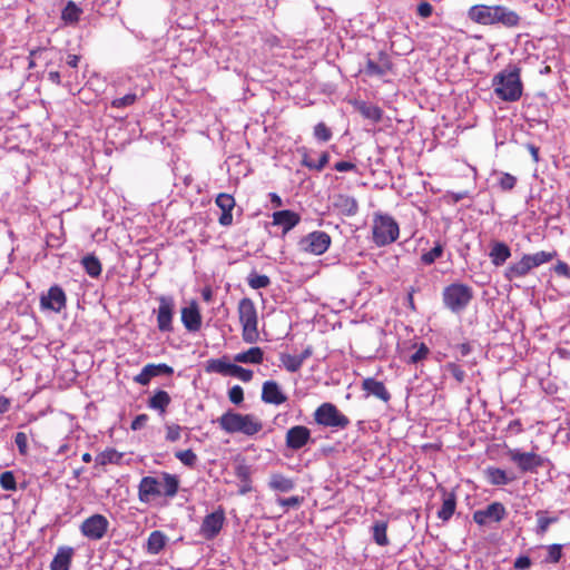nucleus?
Masks as SVG:
<instances>
[{
  "label": "nucleus",
  "mask_w": 570,
  "mask_h": 570,
  "mask_svg": "<svg viewBox=\"0 0 570 570\" xmlns=\"http://www.w3.org/2000/svg\"><path fill=\"white\" fill-rule=\"evenodd\" d=\"M228 397L233 404H240L244 401V391L242 386L234 385L232 389H229Z\"/></svg>",
  "instance_id": "nucleus-54"
},
{
  "label": "nucleus",
  "mask_w": 570,
  "mask_h": 570,
  "mask_svg": "<svg viewBox=\"0 0 570 570\" xmlns=\"http://www.w3.org/2000/svg\"><path fill=\"white\" fill-rule=\"evenodd\" d=\"M443 303L453 313L462 312L472 301V288L462 283H453L443 289Z\"/></svg>",
  "instance_id": "nucleus-6"
},
{
  "label": "nucleus",
  "mask_w": 570,
  "mask_h": 570,
  "mask_svg": "<svg viewBox=\"0 0 570 570\" xmlns=\"http://www.w3.org/2000/svg\"><path fill=\"white\" fill-rule=\"evenodd\" d=\"M262 401L266 404L281 405L287 401V396L282 392L275 381H266L262 387Z\"/></svg>",
  "instance_id": "nucleus-18"
},
{
  "label": "nucleus",
  "mask_w": 570,
  "mask_h": 570,
  "mask_svg": "<svg viewBox=\"0 0 570 570\" xmlns=\"http://www.w3.org/2000/svg\"><path fill=\"white\" fill-rule=\"evenodd\" d=\"M247 283L253 289H259L269 286L271 279L267 275H259L253 271L247 277Z\"/></svg>",
  "instance_id": "nucleus-42"
},
{
  "label": "nucleus",
  "mask_w": 570,
  "mask_h": 570,
  "mask_svg": "<svg viewBox=\"0 0 570 570\" xmlns=\"http://www.w3.org/2000/svg\"><path fill=\"white\" fill-rule=\"evenodd\" d=\"M233 364L227 361L225 356L220 358H212L206 364V372L218 373L225 376L230 374Z\"/></svg>",
  "instance_id": "nucleus-32"
},
{
  "label": "nucleus",
  "mask_w": 570,
  "mask_h": 570,
  "mask_svg": "<svg viewBox=\"0 0 570 570\" xmlns=\"http://www.w3.org/2000/svg\"><path fill=\"white\" fill-rule=\"evenodd\" d=\"M373 242L386 246L395 242L400 234L399 224L389 215H376L373 220Z\"/></svg>",
  "instance_id": "nucleus-7"
},
{
  "label": "nucleus",
  "mask_w": 570,
  "mask_h": 570,
  "mask_svg": "<svg viewBox=\"0 0 570 570\" xmlns=\"http://www.w3.org/2000/svg\"><path fill=\"white\" fill-rule=\"evenodd\" d=\"M314 421L322 426L344 430L350 425V419L332 403L321 404L314 412Z\"/></svg>",
  "instance_id": "nucleus-8"
},
{
  "label": "nucleus",
  "mask_w": 570,
  "mask_h": 570,
  "mask_svg": "<svg viewBox=\"0 0 570 570\" xmlns=\"http://www.w3.org/2000/svg\"><path fill=\"white\" fill-rule=\"evenodd\" d=\"M333 208L341 215L354 216L358 210L356 199L350 195L337 194L332 198Z\"/></svg>",
  "instance_id": "nucleus-19"
},
{
  "label": "nucleus",
  "mask_w": 570,
  "mask_h": 570,
  "mask_svg": "<svg viewBox=\"0 0 570 570\" xmlns=\"http://www.w3.org/2000/svg\"><path fill=\"white\" fill-rule=\"evenodd\" d=\"M387 522L380 520L376 521L372 527L373 540L376 544L381 547H386L390 543L387 538Z\"/></svg>",
  "instance_id": "nucleus-36"
},
{
  "label": "nucleus",
  "mask_w": 570,
  "mask_h": 570,
  "mask_svg": "<svg viewBox=\"0 0 570 570\" xmlns=\"http://www.w3.org/2000/svg\"><path fill=\"white\" fill-rule=\"evenodd\" d=\"M137 95L136 94H127L124 97L116 98L111 101V107L114 108H125L131 106L136 102Z\"/></svg>",
  "instance_id": "nucleus-51"
},
{
  "label": "nucleus",
  "mask_w": 570,
  "mask_h": 570,
  "mask_svg": "<svg viewBox=\"0 0 570 570\" xmlns=\"http://www.w3.org/2000/svg\"><path fill=\"white\" fill-rule=\"evenodd\" d=\"M429 353H430L429 347L424 343H421L419 348L409 357L407 363L416 364V363L421 362L422 360L426 358Z\"/></svg>",
  "instance_id": "nucleus-52"
},
{
  "label": "nucleus",
  "mask_w": 570,
  "mask_h": 570,
  "mask_svg": "<svg viewBox=\"0 0 570 570\" xmlns=\"http://www.w3.org/2000/svg\"><path fill=\"white\" fill-rule=\"evenodd\" d=\"M535 517H537L535 533L541 537L547 533V531L551 524L557 523L559 520L558 517H548L547 512L543 510L537 511Z\"/></svg>",
  "instance_id": "nucleus-37"
},
{
  "label": "nucleus",
  "mask_w": 570,
  "mask_h": 570,
  "mask_svg": "<svg viewBox=\"0 0 570 570\" xmlns=\"http://www.w3.org/2000/svg\"><path fill=\"white\" fill-rule=\"evenodd\" d=\"M216 205L222 209L218 222L223 226H229L233 223V209L235 207V199L232 195L222 193L216 197Z\"/></svg>",
  "instance_id": "nucleus-20"
},
{
  "label": "nucleus",
  "mask_w": 570,
  "mask_h": 570,
  "mask_svg": "<svg viewBox=\"0 0 570 570\" xmlns=\"http://www.w3.org/2000/svg\"><path fill=\"white\" fill-rule=\"evenodd\" d=\"M328 160H330V155H328V153L324 151L321 154L318 160H316V161L309 159L305 155L302 160V165L309 169L321 171L328 164Z\"/></svg>",
  "instance_id": "nucleus-41"
},
{
  "label": "nucleus",
  "mask_w": 570,
  "mask_h": 570,
  "mask_svg": "<svg viewBox=\"0 0 570 570\" xmlns=\"http://www.w3.org/2000/svg\"><path fill=\"white\" fill-rule=\"evenodd\" d=\"M229 376L237 377L243 382H249L253 379V371L233 364Z\"/></svg>",
  "instance_id": "nucleus-48"
},
{
  "label": "nucleus",
  "mask_w": 570,
  "mask_h": 570,
  "mask_svg": "<svg viewBox=\"0 0 570 570\" xmlns=\"http://www.w3.org/2000/svg\"><path fill=\"white\" fill-rule=\"evenodd\" d=\"M109 525L110 523L105 515L96 513L81 522L80 532L89 540L99 541L107 534Z\"/></svg>",
  "instance_id": "nucleus-9"
},
{
  "label": "nucleus",
  "mask_w": 570,
  "mask_h": 570,
  "mask_svg": "<svg viewBox=\"0 0 570 570\" xmlns=\"http://www.w3.org/2000/svg\"><path fill=\"white\" fill-rule=\"evenodd\" d=\"M238 318L243 330V340L246 343L253 344L257 342L259 337L258 333V316L257 309L254 302L244 297L238 303Z\"/></svg>",
  "instance_id": "nucleus-5"
},
{
  "label": "nucleus",
  "mask_w": 570,
  "mask_h": 570,
  "mask_svg": "<svg viewBox=\"0 0 570 570\" xmlns=\"http://www.w3.org/2000/svg\"><path fill=\"white\" fill-rule=\"evenodd\" d=\"M468 16L476 23H501L507 28L517 27L520 22L519 14L504 6L476 4L470 8Z\"/></svg>",
  "instance_id": "nucleus-2"
},
{
  "label": "nucleus",
  "mask_w": 570,
  "mask_h": 570,
  "mask_svg": "<svg viewBox=\"0 0 570 570\" xmlns=\"http://www.w3.org/2000/svg\"><path fill=\"white\" fill-rule=\"evenodd\" d=\"M311 440V431L304 425H295L286 432V446L291 450H299Z\"/></svg>",
  "instance_id": "nucleus-15"
},
{
  "label": "nucleus",
  "mask_w": 570,
  "mask_h": 570,
  "mask_svg": "<svg viewBox=\"0 0 570 570\" xmlns=\"http://www.w3.org/2000/svg\"><path fill=\"white\" fill-rule=\"evenodd\" d=\"M14 443L19 450V453L24 455L28 452V438L23 432H18L14 436Z\"/></svg>",
  "instance_id": "nucleus-57"
},
{
  "label": "nucleus",
  "mask_w": 570,
  "mask_h": 570,
  "mask_svg": "<svg viewBox=\"0 0 570 570\" xmlns=\"http://www.w3.org/2000/svg\"><path fill=\"white\" fill-rule=\"evenodd\" d=\"M362 390L365 391L367 395H373L383 402H389L391 399V394L384 383L374 377L364 379Z\"/></svg>",
  "instance_id": "nucleus-22"
},
{
  "label": "nucleus",
  "mask_w": 570,
  "mask_h": 570,
  "mask_svg": "<svg viewBox=\"0 0 570 570\" xmlns=\"http://www.w3.org/2000/svg\"><path fill=\"white\" fill-rule=\"evenodd\" d=\"M81 13L82 10L75 2L69 1L62 10L61 19L66 23H76L79 21Z\"/></svg>",
  "instance_id": "nucleus-38"
},
{
  "label": "nucleus",
  "mask_w": 570,
  "mask_h": 570,
  "mask_svg": "<svg viewBox=\"0 0 570 570\" xmlns=\"http://www.w3.org/2000/svg\"><path fill=\"white\" fill-rule=\"evenodd\" d=\"M446 371L456 380L458 383H462L464 381L465 372L458 364H446Z\"/></svg>",
  "instance_id": "nucleus-56"
},
{
  "label": "nucleus",
  "mask_w": 570,
  "mask_h": 570,
  "mask_svg": "<svg viewBox=\"0 0 570 570\" xmlns=\"http://www.w3.org/2000/svg\"><path fill=\"white\" fill-rule=\"evenodd\" d=\"M517 185V178L509 174L502 173L499 179V186L503 191L512 190Z\"/></svg>",
  "instance_id": "nucleus-49"
},
{
  "label": "nucleus",
  "mask_w": 570,
  "mask_h": 570,
  "mask_svg": "<svg viewBox=\"0 0 570 570\" xmlns=\"http://www.w3.org/2000/svg\"><path fill=\"white\" fill-rule=\"evenodd\" d=\"M334 169L337 171H341V173L351 171V170H355L356 166H355V164L350 163V161H337L334 165Z\"/></svg>",
  "instance_id": "nucleus-64"
},
{
  "label": "nucleus",
  "mask_w": 570,
  "mask_h": 570,
  "mask_svg": "<svg viewBox=\"0 0 570 570\" xmlns=\"http://www.w3.org/2000/svg\"><path fill=\"white\" fill-rule=\"evenodd\" d=\"M175 456L187 468L193 469L197 463V455L190 449L177 451Z\"/></svg>",
  "instance_id": "nucleus-44"
},
{
  "label": "nucleus",
  "mask_w": 570,
  "mask_h": 570,
  "mask_svg": "<svg viewBox=\"0 0 570 570\" xmlns=\"http://www.w3.org/2000/svg\"><path fill=\"white\" fill-rule=\"evenodd\" d=\"M443 502L441 509L438 511V518L443 522L449 521L455 512L456 508V495L454 492H448L442 489Z\"/></svg>",
  "instance_id": "nucleus-25"
},
{
  "label": "nucleus",
  "mask_w": 570,
  "mask_h": 570,
  "mask_svg": "<svg viewBox=\"0 0 570 570\" xmlns=\"http://www.w3.org/2000/svg\"><path fill=\"white\" fill-rule=\"evenodd\" d=\"M302 499L298 497H289V498H281L278 499V503L282 507L291 508V507H298L301 504Z\"/></svg>",
  "instance_id": "nucleus-63"
},
{
  "label": "nucleus",
  "mask_w": 570,
  "mask_h": 570,
  "mask_svg": "<svg viewBox=\"0 0 570 570\" xmlns=\"http://www.w3.org/2000/svg\"><path fill=\"white\" fill-rule=\"evenodd\" d=\"M279 360L283 366L291 373L297 372L303 365L297 355L281 354Z\"/></svg>",
  "instance_id": "nucleus-43"
},
{
  "label": "nucleus",
  "mask_w": 570,
  "mask_h": 570,
  "mask_svg": "<svg viewBox=\"0 0 570 570\" xmlns=\"http://www.w3.org/2000/svg\"><path fill=\"white\" fill-rule=\"evenodd\" d=\"M314 136L321 141H328L332 137V132L324 122H318L314 127Z\"/></svg>",
  "instance_id": "nucleus-53"
},
{
  "label": "nucleus",
  "mask_w": 570,
  "mask_h": 570,
  "mask_svg": "<svg viewBox=\"0 0 570 570\" xmlns=\"http://www.w3.org/2000/svg\"><path fill=\"white\" fill-rule=\"evenodd\" d=\"M225 521V513L223 509L207 514L202 523L200 533L205 539H214L222 530Z\"/></svg>",
  "instance_id": "nucleus-12"
},
{
  "label": "nucleus",
  "mask_w": 570,
  "mask_h": 570,
  "mask_svg": "<svg viewBox=\"0 0 570 570\" xmlns=\"http://www.w3.org/2000/svg\"><path fill=\"white\" fill-rule=\"evenodd\" d=\"M511 256L510 247L502 242H493L489 257L494 266H502Z\"/></svg>",
  "instance_id": "nucleus-27"
},
{
  "label": "nucleus",
  "mask_w": 570,
  "mask_h": 570,
  "mask_svg": "<svg viewBox=\"0 0 570 570\" xmlns=\"http://www.w3.org/2000/svg\"><path fill=\"white\" fill-rule=\"evenodd\" d=\"M554 272L560 275V276H563L568 279H570V267L567 263L564 262H558V264L554 266Z\"/></svg>",
  "instance_id": "nucleus-62"
},
{
  "label": "nucleus",
  "mask_w": 570,
  "mask_h": 570,
  "mask_svg": "<svg viewBox=\"0 0 570 570\" xmlns=\"http://www.w3.org/2000/svg\"><path fill=\"white\" fill-rule=\"evenodd\" d=\"M179 489V479L175 474L161 473V479L144 476L138 485V499L142 503H149L155 498H174Z\"/></svg>",
  "instance_id": "nucleus-1"
},
{
  "label": "nucleus",
  "mask_w": 570,
  "mask_h": 570,
  "mask_svg": "<svg viewBox=\"0 0 570 570\" xmlns=\"http://www.w3.org/2000/svg\"><path fill=\"white\" fill-rule=\"evenodd\" d=\"M121 458V454H119L116 450H108L101 453L99 456H97V461L105 465L108 463H118Z\"/></svg>",
  "instance_id": "nucleus-50"
},
{
  "label": "nucleus",
  "mask_w": 570,
  "mask_h": 570,
  "mask_svg": "<svg viewBox=\"0 0 570 570\" xmlns=\"http://www.w3.org/2000/svg\"><path fill=\"white\" fill-rule=\"evenodd\" d=\"M416 12L421 18L425 19V18H429L432 16L433 7L431 3L423 1V2L419 3Z\"/></svg>",
  "instance_id": "nucleus-59"
},
{
  "label": "nucleus",
  "mask_w": 570,
  "mask_h": 570,
  "mask_svg": "<svg viewBox=\"0 0 570 570\" xmlns=\"http://www.w3.org/2000/svg\"><path fill=\"white\" fill-rule=\"evenodd\" d=\"M166 546V535L161 531H153L147 540V551L151 554L159 553Z\"/></svg>",
  "instance_id": "nucleus-35"
},
{
  "label": "nucleus",
  "mask_w": 570,
  "mask_h": 570,
  "mask_svg": "<svg viewBox=\"0 0 570 570\" xmlns=\"http://www.w3.org/2000/svg\"><path fill=\"white\" fill-rule=\"evenodd\" d=\"M170 401L169 394L166 391L159 390L149 399L148 406L160 413H165Z\"/></svg>",
  "instance_id": "nucleus-34"
},
{
  "label": "nucleus",
  "mask_w": 570,
  "mask_h": 570,
  "mask_svg": "<svg viewBox=\"0 0 570 570\" xmlns=\"http://www.w3.org/2000/svg\"><path fill=\"white\" fill-rule=\"evenodd\" d=\"M81 263L89 276L98 277L101 274V264L95 255L85 256Z\"/></svg>",
  "instance_id": "nucleus-39"
},
{
  "label": "nucleus",
  "mask_w": 570,
  "mask_h": 570,
  "mask_svg": "<svg viewBox=\"0 0 570 570\" xmlns=\"http://www.w3.org/2000/svg\"><path fill=\"white\" fill-rule=\"evenodd\" d=\"M217 423L226 433H243L252 436L263 429V423L253 414H242L232 410L217 419Z\"/></svg>",
  "instance_id": "nucleus-3"
},
{
  "label": "nucleus",
  "mask_w": 570,
  "mask_h": 570,
  "mask_svg": "<svg viewBox=\"0 0 570 570\" xmlns=\"http://www.w3.org/2000/svg\"><path fill=\"white\" fill-rule=\"evenodd\" d=\"M507 514L505 508L500 502H493L483 510H476L473 513V520L480 525L485 524L489 520L499 522L504 519Z\"/></svg>",
  "instance_id": "nucleus-14"
},
{
  "label": "nucleus",
  "mask_w": 570,
  "mask_h": 570,
  "mask_svg": "<svg viewBox=\"0 0 570 570\" xmlns=\"http://www.w3.org/2000/svg\"><path fill=\"white\" fill-rule=\"evenodd\" d=\"M331 245V236L322 230L309 233L301 240V246L305 252L314 255L324 254Z\"/></svg>",
  "instance_id": "nucleus-10"
},
{
  "label": "nucleus",
  "mask_w": 570,
  "mask_h": 570,
  "mask_svg": "<svg viewBox=\"0 0 570 570\" xmlns=\"http://www.w3.org/2000/svg\"><path fill=\"white\" fill-rule=\"evenodd\" d=\"M268 485L272 490L283 493L289 492L295 488L294 481L281 473H273Z\"/></svg>",
  "instance_id": "nucleus-29"
},
{
  "label": "nucleus",
  "mask_w": 570,
  "mask_h": 570,
  "mask_svg": "<svg viewBox=\"0 0 570 570\" xmlns=\"http://www.w3.org/2000/svg\"><path fill=\"white\" fill-rule=\"evenodd\" d=\"M531 559L528 556H520L514 561V568L518 570H527L531 567Z\"/></svg>",
  "instance_id": "nucleus-60"
},
{
  "label": "nucleus",
  "mask_w": 570,
  "mask_h": 570,
  "mask_svg": "<svg viewBox=\"0 0 570 570\" xmlns=\"http://www.w3.org/2000/svg\"><path fill=\"white\" fill-rule=\"evenodd\" d=\"M485 474L488 481L493 485H505L515 479L514 476H509L504 470L499 468H488Z\"/></svg>",
  "instance_id": "nucleus-33"
},
{
  "label": "nucleus",
  "mask_w": 570,
  "mask_h": 570,
  "mask_svg": "<svg viewBox=\"0 0 570 570\" xmlns=\"http://www.w3.org/2000/svg\"><path fill=\"white\" fill-rule=\"evenodd\" d=\"M0 485L3 490L16 491L17 482L13 472L6 471L0 474Z\"/></svg>",
  "instance_id": "nucleus-47"
},
{
  "label": "nucleus",
  "mask_w": 570,
  "mask_h": 570,
  "mask_svg": "<svg viewBox=\"0 0 570 570\" xmlns=\"http://www.w3.org/2000/svg\"><path fill=\"white\" fill-rule=\"evenodd\" d=\"M181 322L186 330L190 332L199 331L202 326V315L195 302L181 309Z\"/></svg>",
  "instance_id": "nucleus-21"
},
{
  "label": "nucleus",
  "mask_w": 570,
  "mask_h": 570,
  "mask_svg": "<svg viewBox=\"0 0 570 570\" xmlns=\"http://www.w3.org/2000/svg\"><path fill=\"white\" fill-rule=\"evenodd\" d=\"M299 215L288 209L275 212L273 214L274 225L282 226L284 233H287L294 228L299 223Z\"/></svg>",
  "instance_id": "nucleus-24"
},
{
  "label": "nucleus",
  "mask_w": 570,
  "mask_h": 570,
  "mask_svg": "<svg viewBox=\"0 0 570 570\" xmlns=\"http://www.w3.org/2000/svg\"><path fill=\"white\" fill-rule=\"evenodd\" d=\"M174 370L167 364H147L141 372L135 376L134 381L140 385H147L150 380L158 375H171Z\"/></svg>",
  "instance_id": "nucleus-17"
},
{
  "label": "nucleus",
  "mask_w": 570,
  "mask_h": 570,
  "mask_svg": "<svg viewBox=\"0 0 570 570\" xmlns=\"http://www.w3.org/2000/svg\"><path fill=\"white\" fill-rule=\"evenodd\" d=\"M562 549L563 546L559 543H553L547 547V557L544 559L546 563H558L562 558Z\"/></svg>",
  "instance_id": "nucleus-45"
},
{
  "label": "nucleus",
  "mask_w": 570,
  "mask_h": 570,
  "mask_svg": "<svg viewBox=\"0 0 570 570\" xmlns=\"http://www.w3.org/2000/svg\"><path fill=\"white\" fill-rule=\"evenodd\" d=\"M531 269L532 266L528 261L527 255H523L519 262L508 266L504 272V276L508 281H512L514 278L524 277Z\"/></svg>",
  "instance_id": "nucleus-26"
},
{
  "label": "nucleus",
  "mask_w": 570,
  "mask_h": 570,
  "mask_svg": "<svg viewBox=\"0 0 570 570\" xmlns=\"http://www.w3.org/2000/svg\"><path fill=\"white\" fill-rule=\"evenodd\" d=\"M40 303L43 308L60 312L66 307V294L61 287L51 286L48 294L41 297Z\"/></svg>",
  "instance_id": "nucleus-16"
},
{
  "label": "nucleus",
  "mask_w": 570,
  "mask_h": 570,
  "mask_svg": "<svg viewBox=\"0 0 570 570\" xmlns=\"http://www.w3.org/2000/svg\"><path fill=\"white\" fill-rule=\"evenodd\" d=\"M494 91L504 101H517L522 95L519 70H503L493 78Z\"/></svg>",
  "instance_id": "nucleus-4"
},
{
  "label": "nucleus",
  "mask_w": 570,
  "mask_h": 570,
  "mask_svg": "<svg viewBox=\"0 0 570 570\" xmlns=\"http://www.w3.org/2000/svg\"><path fill=\"white\" fill-rule=\"evenodd\" d=\"M356 109L364 118L373 122H379L382 120L383 110L375 105L361 101L356 104Z\"/></svg>",
  "instance_id": "nucleus-31"
},
{
  "label": "nucleus",
  "mask_w": 570,
  "mask_h": 570,
  "mask_svg": "<svg viewBox=\"0 0 570 570\" xmlns=\"http://www.w3.org/2000/svg\"><path fill=\"white\" fill-rule=\"evenodd\" d=\"M528 257V261L530 262L532 268L538 267L544 263H548L552 261L556 256V252H537L534 254H525Z\"/></svg>",
  "instance_id": "nucleus-40"
},
{
  "label": "nucleus",
  "mask_w": 570,
  "mask_h": 570,
  "mask_svg": "<svg viewBox=\"0 0 570 570\" xmlns=\"http://www.w3.org/2000/svg\"><path fill=\"white\" fill-rule=\"evenodd\" d=\"M73 554V548L68 546L59 547L50 563V570H69Z\"/></svg>",
  "instance_id": "nucleus-23"
},
{
  "label": "nucleus",
  "mask_w": 570,
  "mask_h": 570,
  "mask_svg": "<svg viewBox=\"0 0 570 570\" xmlns=\"http://www.w3.org/2000/svg\"><path fill=\"white\" fill-rule=\"evenodd\" d=\"M234 360L238 363L261 364L264 360V352L258 346L250 347L245 352L237 353Z\"/></svg>",
  "instance_id": "nucleus-30"
},
{
  "label": "nucleus",
  "mask_w": 570,
  "mask_h": 570,
  "mask_svg": "<svg viewBox=\"0 0 570 570\" xmlns=\"http://www.w3.org/2000/svg\"><path fill=\"white\" fill-rule=\"evenodd\" d=\"M380 60L381 62L377 63L372 59H367L365 73L368 76H384L391 69V63L383 52L380 53Z\"/></svg>",
  "instance_id": "nucleus-28"
},
{
  "label": "nucleus",
  "mask_w": 570,
  "mask_h": 570,
  "mask_svg": "<svg viewBox=\"0 0 570 570\" xmlns=\"http://www.w3.org/2000/svg\"><path fill=\"white\" fill-rule=\"evenodd\" d=\"M148 415L147 414H139L135 417V420L131 422V430L138 431L142 429L146 423L148 422Z\"/></svg>",
  "instance_id": "nucleus-61"
},
{
  "label": "nucleus",
  "mask_w": 570,
  "mask_h": 570,
  "mask_svg": "<svg viewBox=\"0 0 570 570\" xmlns=\"http://www.w3.org/2000/svg\"><path fill=\"white\" fill-rule=\"evenodd\" d=\"M181 428L177 424H170L166 426V440L175 442L180 438Z\"/></svg>",
  "instance_id": "nucleus-58"
},
{
  "label": "nucleus",
  "mask_w": 570,
  "mask_h": 570,
  "mask_svg": "<svg viewBox=\"0 0 570 570\" xmlns=\"http://www.w3.org/2000/svg\"><path fill=\"white\" fill-rule=\"evenodd\" d=\"M442 254H443V246L440 243H436L432 249L422 254L421 261L424 265H431L438 258H440L442 256Z\"/></svg>",
  "instance_id": "nucleus-46"
},
{
  "label": "nucleus",
  "mask_w": 570,
  "mask_h": 570,
  "mask_svg": "<svg viewBox=\"0 0 570 570\" xmlns=\"http://www.w3.org/2000/svg\"><path fill=\"white\" fill-rule=\"evenodd\" d=\"M235 474L242 483H250V469L245 464H239L235 469Z\"/></svg>",
  "instance_id": "nucleus-55"
},
{
  "label": "nucleus",
  "mask_w": 570,
  "mask_h": 570,
  "mask_svg": "<svg viewBox=\"0 0 570 570\" xmlns=\"http://www.w3.org/2000/svg\"><path fill=\"white\" fill-rule=\"evenodd\" d=\"M157 311V326L160 332L173 331V317L175 309L174 298L170 296H160Z\"/></svg>",
  "instance_id": "nucleus-11"
},
{
  "label": "nucleus",
  "mask_w": 570,
  "mask_h": 570,
  "mask_svg": "<svg viewBox=\"0 0 570 570\" xmlns=\"http://www.w3.org/2000/svg\"><path fill=\"white\" fill-rule=\"evenodd\" d=\"M510 459L518 464L522 472L534 471L543 465V459L534 452L510 451Z\"/></svg>",
  "instance_id": "nucleus-13"
}]
</instances>
